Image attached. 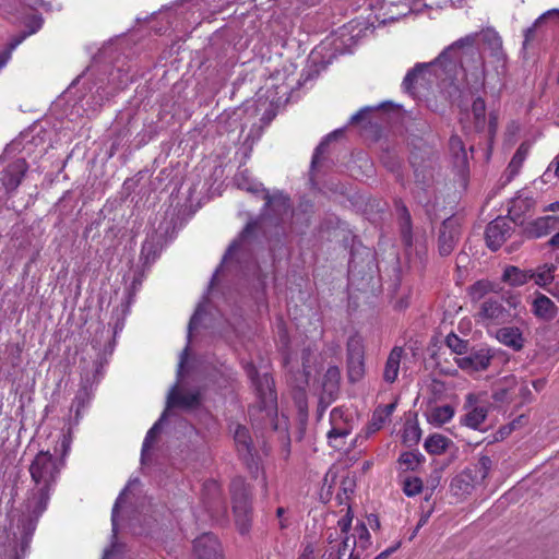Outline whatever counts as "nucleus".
<instances>
[{"mask_svg":"<svg viewBox=\"0 0 559 559\" xmlns=\"http://www.w3.org/2000/svg\"><path fill=\"white\" fill-rule=\"evenodd\" d=\"M259 397L261 399V403L263 408H267L275 404L276 402V393L273 390V381L267 376L264 374L262 379L253 380Z\"/></svg>","mask_w":559,"mask_h":559,"instance_id":"b1692460","label":"nucleus"},{"mask_svg":"<svg viewBox=\"0 0 559 559\" xmlns=\"http://www.w3.org/2000/svg\"><path fill=\"white\" fill-rule=\"evenodd\" d=\"M230 493L236 525L241 534H246L251 525L252 510L249 488L241 477L231 480Z\"/></svg>","mask_w":559,"mask_h":559,"instance_id":"39448f33","label":"nucleus"},{"mask_svg":"<svg viewBox=\"0 0 559 559\" xmlns=\"http://www.w3.org/2000/svg\"><path fill=\"white\" fill-rule=\"evenodd\" d=\"M449 439L442 435L435 433L429 436L425 441V449L430 454H441L447 450Z\"/></svg>","mask_w":559,"mask_h":559,"instance_id":"2f4dec72","label":"nucleus"},{"mask_svg":"<svg viewBox=\"0 0 559 559\" xmlns=\"http://www.w3.org/2000/svg\"><path fill=\"white\" fill-rule=\"evenodd\" d=\"M404 355L403 347L395 346L390 352L383 369V380L386 383H394L397 379L401 360Z\"/></svg>","mask_w":559,"mask_h":559,"instance_id":"412c9836","label":"nucleus"},{"mask_svg":"<svg viewBox=\"0 0 559 559\" xmlns=\"http://www.w3.org/2000/svg\"><path fill=\"white\" fill-rule=\"evenodd\" d=\"M493 357L495 353L489 347L480 346L472 348L465 356L456 358L455 362L465 371H483L489 367Z\"/></svg>","mask_w":559,"mask_h":559,"instance_id":"1a4fd4ad","label":"nucleus"},{"mask_svg":"<svg viewBox=\"0 0 559 559\" xmlns=\"http://www.w3.org/2000/svg\"><path fill=\"white\" fill-rule=\"evenodd\" d=\"M243 178H245L243 173H241V174L236 176V180H237L238 187H240L242 189H246L248 191L254 192V193H257V192H259L261 190L258 185L246 186L243 182H241V179H243Z\"/></svg>","mask_w":559,"mask_h":559,"instance_id":"6e6d98bb","label":"nucleus"},{"mask_svg":"<svg viewBox=\"0 0 559 559\" xmlns=\"http://www.w3.org/2000/svg\"><path fill=\"white\" fill-rule=\"evenodd\" d=\"M28 472L31 474V477L35 479V460H33L28 466Z\"/></svg>","mask_w":559,"mask_h":559,"instance_id":"338daca9","label":"nucleus"},{"mask_svg":"<svg viewBox=\"0 0 559 559\" xmlns=\"http://www.w3.org/2000/svg\"><path fill=\"white\" fill-rule=\"evenodd\" d=\"M59 447H55L53 453L49 450H40L37 453V487L40 486V495L37 498V515L46 509L49 499V489L56 479L62 464L61 457L64 456L70 448V442L66 435L59 432Z\"/></svg>","mask_w":559,"mask_h":559,"instance_id":"7ed1b4c3","label":"nucleus"},{"mask_svg":"<svg viewBox=\"0 0 559 559\" xmlns=\"http://www.w3.org/2000/svg\"><path fill=\"white\" fill-rule=\"evenodd\" d=\"M515 395L521 400L522 404L532 401V392L525 381L520 383Z\"/></svg>","mask_w":559,"mask_h":559,"instance_id":"8fccbe9b","label":"nucleus"},{"mask_svg":"<svg viewBox=\"0 0 559 559\" xmlns=\"http://www.w3.org/2000/svg\"><path fill=\"white\" fill-rule=\"evenodd\" d=\"M492 290V285L488 281H477L468 287V296L472 301L476 302L485 298V296Z\"/></svg>","mask_w":559,"mask_h":559,"instance_id":"e433bc0d","label":"nucleus"},{"mask_svg":"<svg viewBox=\"0 0 559 559\" xmlns=\"http://www.w3.org/2000/svg\"><path fill=\"white\" fill-rule=\"evenodd\" d=\"M372 111L371 107H365L358 110L355 115L350 117L349 123L355 124L367 119V116Z\"/></svg>","mask_w":559,"mask_h":559,"instance_id":"603ef678","label":"nucleus"},{"mask_svg":"<svg viewBox=\"0 0 559 559\" xmlns=\"http://www.w3.org/2000/svg\"><path fill=\"white\" fill-rule=\"evenodd\" d=\"M367 521L372 530H378L380 527V521L376 514L368 515Z\"/></svg>","mask_w":559,"mask_h":559,"instance_id":"052dcab7","label":"nucleus"},{"mask_svg":"<svg viewBox=\"0 0 559 559\" xmlns=\"http://www.w3.org/2000/svg\"><path fill=\"white\" fill-rule=\"evenodd\" d=\"M331 429L328 432V440L334 449H342L344 439L352 432V424L344 417V411L340 407L333 408L330 414Z\"/></svg>","mask_w":559,"mask_h":559,"instance_id":"9d476101","label":"nucleus"},{"mask_svg":"<svg viewBox=\"0 0 559 559\" xmlns=\"http://www.w3.org/2000/svg\"><path fill=\"white\" fill-rule=\"evenodd\" d=\"M533 205L534 200L532 198L522 195L513 198L508 211L510 219L515 224L523 225V216L531 211Z\"/></svg>","mask_w":559,"mask_h":559,"instance_id":"4be33fe9","label":"nucleus"},{"mask_svg":"<svg viewBox=\"0 0 559 559\" xmlns=\"http://www.w3.org/2000/svg\"><path fill=\"white\" fill-rule=\"evenodd\" d=\"M472 114L474 116L475 129L483 131L486 124V103L481 97L474 99Z\"/></svg>","mask_w":559,"mask_h":559,"instance_id":"72a5a7b5","label":"nucleus"},{"mask_svg":"<svg viewBox=\"0 0 559 559\" xmlns=\"http://www.w3.org/2000/svg\"><path fill=\"white\" fill-rule=\"evenodd\" d=\"M496 338L502 345L520 352L524 348L525 338L520 328L518 326H503L497 330Z\"/></svg>","mask_w":559,"mask_h":559,"instance_id":"6ab92c4d","label":"nucleus"},{"mask_svg":"<svg viewBox=\"0 0 559 559\" xmlns=\"http://www.w3.org/2000/svg\"><path fill=\"white\" fill-rule=\"evenodd\" d=\"M423 490V480L419 477H406L403 480V492L407 497H414Z\"/></svg>","mask_w":559,"mask_h":559,"instance_id":"79ce46f5","label":"nucleus"},{"mask_svg":"<svg viewBox=\"0 0 559 559\" xmlns=\"http://www.w3.org/2000/svg\"><path fill=\"white\" fill-rule=\"evenodd\" d=\"M286 510L283 507L277 508L276 515L280 519V528L285 530L288 527V520L284 518Z\"/></svg>","mask_w":559,"mask_h":559,"instance_id":"4d7b16f0","label":"nucleus"},{"mask_svg":"<svg viewBox=\"0 0 559 559\" xmlns=\"http://www.w3.org/2000/svg\"><path fill=\"white\" fill-rule=\"evenodd\" d=\"M532 313L544 322H550L557 317L558 307L546 295L537 293L531 307Z\"/></svg>","mask_w":559,"mask_h":559,"instance_id":"a211bd4d","label":"nucleus"},{"mask_svg":"<svg viewBox=\"0 0 559 559\" xmlns=\"http://www.w3.org/2000/svg\"><path fill=\"white\" fill-rule=\"evenodd\" d=\"M395 407H396L395 403H390V404H386L384 406L378 407V409H380V412L386 418H389L391 416V414L393 413V411L395 409Z\"/></svg>","mask_w":559,"mask_h":559,"instance_id":"bf43d9fd","label":"nucleus"},{"mask_svg":"<svg viewBox=\"0 0 559 559\" xmlns=\"http://www.w3.org/2000/svg\"><path fill=\"white\" fill-rule=\"evenodd\" d=\"M386 417L380 412V409H376L372 414V418H371V428L373 430H379L382 428V426L384 425V423L386 421Z\"/></svg>","mask_w":559,"mask_h":559,"instance_id":"3c124183","label":"nucleus"},{"mask_svg":"<svg viewBox=\"0 0 559 559\" xmlns=\"http://www.w3.org/2000/svg\"><path fill=\"white\" fill-rule=\"evenodd\" d=\"M421 437V430L417 425H408L405 427L403 432V441L408 444L413 445L416 444Z\"/></svg>","mask_w":559,"mask_h":559,"instance_id":"a18cd8bd","label":"nucleus"},{"mask_svg":"<svg viewBox=\"0 0 559 559\" xmlns=\"http://www.w3.org/2000/svg\"><path fill=\"white\" fill-rule=\"evenodd\" d=\"M449 148L451 153V159L453 168L457 171V175L465 179L468 175V155L465 150L464 143L459 135H452L449 140Z\"/></svg>","mask_w":559,"mask_h":559,"instance_id":"2eb2a0df","label":"nucleus"},{"mask_svg":"<svg viewBox=\"0 0 559 559\" xmlns=\"http://www.w3.org/2000/svg\"><path fill=\"white\" fill-rule=\"evenodd\" d=\"M548 243L554 248H559V231L549 239Z\"/></svg>","mask_w":559,"mask_h":559,"instance_id":"0e129e2a","label":"nucleus"},{"mask_svg":"<svg viewBox=\"0 0 559 559\" xmlns=\"http://www.w3.org/2000/svg\"><path fill=\"white\" fill-rule=\"evenodd\" d=\"M35 33V26L33 23L27 25V29L21 32L17 36L12 38V40L8 45V50L0 56V69L7 63L8 59L10 58V53L12 50H14L27 36Z\"/></svg>","mask_w":559,"mask_h":559,"instance_id":"f704fd0d","label":"nucleus"},{"mask_svg":"<svg viewBox=\"0 0 559 559\" xmlns=\"http://www.w3.org/2000/svg\"><path fill=\"white\" fill-rule=\"evenodd\" d=\"M202 402L200 391H180L177 384L171 388L167 395V408H181L185 411L197 409Z\"/></svg>","mask_w":559,"mask_h":559,"instance_id":"ddd939ff","label":"nucleus"},{"mask_svg":"<svg viewBox=\"0 0 559 559\" xmlns=\"http://www.w3.org/2000/svg\"><path fill=\"white\" fill-rule=\"evenodd\" d=\"M313 547L309 544L304 548V551L298 559H313Z\"/></svg>","mask_w":559,"mask_h":559,"instance_id":"680f3d73","label":"nucleus"},{"mask_svg":"<svg viewBox=\"0 0 559 559\" xmlns=\"http://www.w3.org/2000/svg\"><path fill=\"white\" fill-rule=\"evenodd\" d=\"M472 43V37L459 38L445 47L433 61L415 64V67L406 73L402 82L404 91L409 94H415L416 85L428 82L431 75L449 84H454L461 74L452 57H460L464 68L471 72L474 80L478 81L481 73L480 61Z\"/></svg>","mask_w":559,"mask_h":559,"instance_id":"f257e3e1","label":"nucleus"},{"mask_svg":"<svg viewBox=\"0 0 559 559\" xmlns=\"http://www.w3.org/2000/svg\"><path fill=\"white\" fill-rule=\"evenodd\" d=\"M24 169L23 160H17L7 168L1 178V181L7 190H13L21 183Z\"/></svg>","mask_w":559,"mask_h":559,"instance_id":"a878e982","label":"nucleus"},{"mask_svg":"<svg viewBox=\"0 0 559 559\" xmlns=\"http://www.w3.org/2000/svg\"><path fill=\"white\" fill-rule=\"evenodd\" d=\"M344 133V129H336L334 130L333 132L329 133L320 143L319 145L316 147L314 150V153H313V156H312V160H311V168H314L316 165L318 164L319 162V157L320 155H322L329 143L335 139H337L338 136H342Z\"/></svg>","mask_w":559,"mask_h":559,"instance_id":"58836bf2","label":"nucleus"},{"mask_svg":"<svg viewBox=\"0 0 559 559\" xmlns=\"http://www.w3.org/2000/svg\"><path fill=\"white\" fill-rule=\"evenodd\" d=\"M523 160H524V154L522 153L521 147H520L515 152V154L513 155V157L509 164V168L511 169V171L516 173V170L521 167Z\"/></svg>","mask_w":559,"mask_h":559,"instance_id":"864d4df0","label":"nucleus"},{"mask_svg":"<svg viewBox=\"0 0 559 559\" xmlns=\"http://www.w3.org/2000/svg\"><path fill=\"white\" fill-rule=\"evenodd\" d=\"M558 225L559 215H546L528 222L523 230L528 238L535 239L550 234Z\"/></svg>","mask_w":559,"mask_h":559,"instance_id":"dca6fc26","label":"nucleus"},{"mask_svg":"<svg viewBox=\"0 0 559 559\" xmlns=\"http://www.w3.org/2000/svg\"><path fill=\"white\" fill-rule=\"evenodd\" d=\"M533 270H521L509 265L504 269L502 280L511 286H522L533 278Z\"/></svg>","mask_w":559,"mask_h":559,"instance_id":"393cba45","label":"nucleus"},{"mask_svg":"<svg viewBox=\"0 0 559 559\" xmlns=\"http://www.w3.org/2000/svg\"><path fill=\"white\" fill-rule=\"evenodd\" d=\"M127 488L119 495V497L117 498L115 504H114V508H112V512H111V524H112V536L116 537L117 535V531H118V522H117V516H118V511H119V508H120V503L122 501V497L126 492Z\"/></svg>","mask_w":559,"mask_h":559,"instance_id":"de8ad7c7","label":"nucleus"},{"mask_svg":"<svg viewBox=\"0 0 559 559\" xmlns=\"http://www.w3.org/2000/svg\"><path fill=\"white\" fill-rule=\"evenodd\" d=\"M511 225L504 217H497L490 222L485 231L487 246L492 250H498L511 236Z\"/></svg>","mask_w":559,"mask_h":559,"instance_id":"f8f14e48","label":"nucleus"},{"mask_svg":"<svg viewBox=\"0 0 559 559\" xmlns=\"http://www.w3.org/2000/svg\"><path fill=\"white\" fill-rule=\"evenodd\" d=\"M544 211L557 212L559 211V201L552 202L548 204Z\"/></svg>","mask_w":559,"mask_h":559,"instance_id":"69168bd1","label":"nucleus"},{"mask_svg":"<svg viewBox=\"0 0 559 559\" xmlns=\"http://www.w3.org/2000/svg\"><path fill=\"white\" fill-rule=\"evenodd\" d=\"M532 384L536 391H542L546 385V380L537 379V380H534Z\"/></svg>","mask_w":559,"mask_h":559,"instance_id":"e2e57ef3","label":"nucleus"},{"mask_svg":"<svg viewBox=\"0 0 559 559\" xmlns=\"http://www.w3.org/2000/svg\"><path fill=\"white\" fill-rule=\"evenodd\" d=\"M400 233L404 246L411 248L413 246L412 218L404 205L400 209Z\"/></svg>","mask_w":559,"mask_h":559,"instance_id":"c85d7f7f","label":"nucleus"},{"mask_svg":"<svg viewBox=\"0 0 559 559\" xmlns=\"http://www.w3.org/2000/svg\"><path fill=\"white\" fill-rule=\"evenodd\" d=\"M355 542L349 543V537H345L337 545L331 546L325 552V559H360V555L354 551Z\"/></svg>","mask_w":559,"mask_h":559,"instance_id":"5701e85b","label":"nucleus"},{"mask_svg":"<svg viewBox=\"0 0 559 559\" xmlns=\"http://www.w3.org/2000/svg\"><path fill=\"white\" fill-rule=\"evenodd\" d=\"M461 237V223L456 216L444 219L439 228L438 251L441 257L450 255Z\"/></svg>","mask_w":559,"mask_h":559,"instance_id":"0eeeda50","label":"nucleus"},{"mask_svg":"<svg viewBox=\"0 0 559 559\" xmlns=\"http://www.w3.org/2000/svg\"><path fill=\"white\" fill-rule=\"evenodd\" d=\"M477 317L481 322L503 324L511 320L512 314L503 306L502 299L488 297L480 304Z\"/></svg>","mask_w":559,"mask_h":559,"instance_id":"6e6552de","label":"nucleus"},{"mask_svg":"<svg viewBox=\"0 0 559 559\" xmlns=\"http://www.w3.org/2000/svg\"><path fill=\"white\" fill-rule=\"evenodd\" d=\"M258 228L257 222H249L243 230L240 233L239 237L235 239L228 247L224 260H226L228 257H230L234 252H236L238 249L242 247H247L250 245L251 239L253 237V234L255 229Z\"/></svg>","mask_w":559,"mask_h":559,"instance_id":"bb28decb","label":"nucleus"},{"mask_svg":"<svg viewBox=\"0 0 559 559\" xmlns=\"http://www.w3.org/2000/svg\"><path fill=\"white\" fill-rule=\"evenodd\" d=\"M454 415V409L451 405H442L433 408L430 413L429 419L437 425L448 423Z\"/></svg>","mask_w":559,"mask_h":559,"instance_id":"4c0bfd02","label":"nucleus"},{"mask_svg":"<svg viewBox=\"0 0 559 559\" xmlns=\"http://www.w3.org/2000/svg\"><path fill=\"white\" fill-rule=\"evenodd\" d=\"M234 440L238 451V454L246 462L248 468L252 474H257L259 472V464L254 460L253 456V444L251 437L249 435V430L241 425H237L234 431Z\"/></svg>","mask_w":559,"mask_h":559,"instance_id":"9b49d317","label":"nucleus"},{"mask_svg":"<svg viewBox=\"0 0 559 559\" xmlns=\"http://www.w3.org/2000/svg\"><path fill=\"white\" fill-rule=\"evenodd\" d=\"M508 382V385L507 386H503V388H497L493 393H492V399L496 401V402H500V403H504V402H510L513 400V396H512V385L513 384H516V381L515 379L512 377L510 379L507 380Z\"/></svg>","mask_w":559,"mask_h":559,"instance_id":"37998d69","label":"nucleus"},{"mask_svg":"<svg viewBox=\"0 0 559 559\" xmlns=\"http://www.w3.org/2000/svg\"><path fill=\"white\" fill-rule=\"evenodd\" d=\"M194 554L198 559H224L222 547L215 535L205 533L194 540Z\"/></svg>","mask_w":559,"mask_h":559,"instance_id":"4468645a","label":"nucleus"},{"mask_svg":"<svg viewBox=\"0 0 559 559\" xmlns=\"http://www.w3.org/2000/svg\"><path fill=\"white\" fill-rule=\"evenodd\" d=\"M157 257V246L153 240L146 239L141 249V259L144 260L145 263L150 261H154Z\"/></svg>","mask_w":559,"mask_h":559,"instance_id":"49530a36","label":"nucleus"},{"mask_svg":"<svg viewBox=\"0 0 559 559\" xmlns=\"http://www.w3.org/2000/svg\"><path fill=\"white\" fill-rule=\"evenodd\" d=\"M347 374L350 382L359 381L365 374V346L359 334L350 335L346 344Z\"/></svg>","mask_w":559,"mask_h":559,"instance_id":"423d86ee","label":"nucleus"},{"mask_svg":"<svg viewBox=\"0 0 559 559\" xmlns=\"http://www.w3.org/2000/svg\"><path fill=\"white\" fill-rule=\"evenodd\" d=\"M166 418V411L162 414L160 418L153 425V427L147 431L146 437L143 441L142 445V457L144 456L145 452L150 450L152 447L155 438L160 432L162 429V421Z\"/></svg>","mask_w":559,"mask_h":559,"instance_id":"a19ab883","label":"nucleus"},{"mask_svg":"<svg viewBox=\"0 0 559 559\" xmlns=\"http://www.w3.org/2000/svg\"><path fill=\"white\" fill-rule=\"evenodd\" d=\"M508 304H509V306H510V307L515 308V307H516V305L519 304V300H518V298H512V297H511V298L508 300Z\"/></svg>","mask_w":559,"mask_h":559,"instance_id":"774afa93","label":"nucleus"},{"mask_svg":"<svg viewBox=\"0 0 559 559\" xmlns=\"http://www.w3.org/2000/svg\"><path fill=\"white\" fill-rule=\"evenodd\" d=\"M556 266L554 264H544L539 266L536 271H533V278L535 284L539 287H546L551 284L554 281V272Z\"/></svg>","mask_w":559,"mask_h":559,"instance_id":"473e14b6","label":"nucleus"},{"mask_svg":"<svg viewBox=\"0 0 559 559\" xmlns=\"http://www.w3.org/2000/svg\"><path fill=\"white\" fill-rule=\"evenodd\" d=\"M356 535L353 537L349 536V543L353 544L355 542V545L358 546L365 550L370 545V534L365 523L360 522L355 527ZM354 551L356 552V546H354ZM359 555V552L357 551Z\"/></svg>","mask_w":559,"mask_h":559,"instance_id":"c9c22d12","label":"nucleus"},{"mask_svg":"<svg viewBox=\"0 0 559 559\" xmlns=\"http://www.w3.org/2000/svg\"><path fill=\"white\" fill-rule=\"evenodd\" d=\"M198 322H199V312L197 310L189 321L188 343H190V340H191V331L197 326ZM188 350H189V344H187V346L185 347V349L182 350V353L180 355V361H179V366H178V376L179 377L181 376L182 368L186 364Z\"/></svg>","mask_w":559,"mask_h":559,"instance_id":"c03bdc74","label":"nucleus"},{"mask_svg":"<svg viewBox=\"0 0 559 559\" xmlns=\"http://www.w3.org/2000/svg\"><path fill=\"white\" fill-rule=\"evenodd\" d=\"M32 525H33L32 519H28V523L27 524L22 523L23 533H24L23 544L26 547H29V545L32 543V534H33V526Z\"/></svg>","mask_w":559,"mask_h":559,"instance_id":"5fc2aeb1","label":"nucleus"},{"mask_svg":"<svg viewBox=\"0 0 559 559\" xmlns=\"http://www.w3.org/2000/svg\"><path fill=\"white\" fill-rule=\"evenodd\" d=\"M341 379L340 369L336 366H331L328 368L323 376V391L329 394L330 397H334L338 392V384Z\"/></svg>","mask_w":559,"mask_h":559,"instance_id":"cd10ccee","label":"nucleus"},{"mask_svg":"<svg viewBox=\"0 0 559 559\" xmlns=\"http://www.w3.org/2000/svg\"><path fill=\"white\" fill-rule=\"evenodd\" d=\"M265 204L264 206L272 212L276 221H284L290 214V202L289 199L283 194H264Z\"/></svg>","mask_w":559,"mask_h":559,"instance_id":"aec40b11","label":"nucleus"},{"mask_svg":"<svg viewBox=\"0 0 559 559\" xmlns=\"http://www.w3.org/2000/svg\"><path fill=\"white\" fill-rule=\"evenodd\" d=\"M472 37L473 43L472 46L474 50L479 56L480 61V78L478 81L474 80L471 72L464 68L462 64V59L460 57H452V59L455 60V63L457 64L460 74L465 79L466 84L471 87L477 90L479 87L484 86L485 78H486V69H485V61L484 57L477 46L478 41H480L485 48H487L490 51V56L496 59L497 63L500 64L502 72L507 69V55L503 51L502 48V39L498 32L492 27L483 28L479 32L471 33L464 36L463 38Z\"/></svg>","mask_w":559,"mask_h":559,"instance_id":"f03ea898","label":"nucleus"},{"mask_svg":"<svg viewBox=\"0 0 559 559\" xmlns=\"http://www.w3.org/2000/svg\"><path fill=\"white\" fill-rule=\"evenodd\" d=\"M447 346L455 354L465 356L468 353V341L460 338L456 334L450 333L445 337Z\"/></svg>","mask_w":559,"mask_h":559,"instance_id":"ea45409f","label":"nucleus"},{"mask_svg":"<svg viewBox=\"0 0 559 559\" xmlns=\"http://www.w3.org/2000/svg\"><path fill=\"white\" fill-rule=\"evenodd\" d=\"M352 521H353V515L350 514V509H348L347 513L343 518H341L337 522L341 533L345 534L344 538L349 537L347 534L350 528Z\"/></svg>","mask_w":559,"mask_h":559,"instance_id":"09e8293b","label":"nucleus"},{"mask_svg":"<svg viewBox=\"0 0 559 559\" xmlns=\"http://www.w3.org/2000/svg\"><path fill=\"white\" fill-rule=\"evenodd\" d=\"M493 462L490 456L480 454L477 462L468 465L451 481V489L456 496L469 495L477 486L484 484Z\"/></svg>","mask_w":559,"mask_h":559,"instance_id":"20e7f679","label":"nucleus"},{"mask_svg":"<svg viewBox=\"0 0 559 559\" xmlns=\"http://www.w3.org/2000/svg\"><path fill=\"white\" fill-rule=\"evenodd\" d=\"M476 402L477 399L474 394H468L466 396L465 408L468 411L461 419L463 425L472 429H479L488 414V408L485 406L476 405Z\"/></svg>","mask_w":559,"mask_h":559,"instance_id":"f3484780","label":"nucleus"},{"mask_svg":"<svg viewBox=\"0 0 559 559\" xmlns=\"http://www.w3.org/2000/svg\"><path fill=\"white\" fill-rule=\"evenodd\" d=\"M559 15V9H551L547 12L543 13L534 23L532 26L526 28L524 31V40H523V50H526L530 43L535 38V34L537 32V28L548 19Z\"/></svg>","mask_w":559,"mask_h":559,"instance_id":"c756f323","label":"nucleus"},{"mask_svg":"<svg viewBox=\"0 0 559 559\" xmlns=\"http://www.w3.org/2000/svg\"><path fill=\"white\" fill-rule=\"evenodd\" d=\"M425 462V456L418 451L403 452L397 463L405 466V471H417V468Z\"/></svg>","mask_w":559,"mask_h":559,"instance_id":"7c9ffc66","label":"nucleus"},{"mask_svg":"<svg viewBox=\"0 0 559 559\" xmlns=\"http://www.w3.org/2000/svg\"><path fill=\"white\" fill-rule=\"evenodd\" d=\"M554 168V174L559 178V154L555 157V159L550 163L544 176H549L550 171Z\"/></svg>","mask_w":559,"mask_h":559,"instance_id":"13d9d810","label":"nucleus"}]
</instances>
